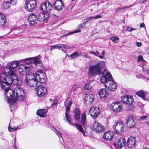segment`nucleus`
Instances as JSON below:
<instances>
[{
	"label": "nucleus",
	"mask_w": 149,
	"mask_h": 149,
	"mask_svg": "<svg viewBox=\"0 0 149 149\" xmlns=\"http://www.w3.org/2000/svg\"><path fill=\"white\" fill-rule=\"evenodd\" d=\"M53 6L55 9L59 10H61L63 6L62 0H56L54 3Z\"/></svg>",
	"instance_id": "obj_23"
},
{
	"label": "nucleus",
	"mask_w": 149,
	"mask_h": 149,
	"mask_svg": "<svg viewBox=\"0 0 149 149\" xmlns=\"http://www.w3.org/2000/svg\"><path fill=\"white\" fill-rule=\"evenodd\" d=\"M40 8L41 10L45 13H48L52 10V6L48 1H46L40 5Z\"/></svg>",
	"instance_id": "obj_9"
},
{
	"label": "nucleus",
	"mask_w": 149,
	"mask_h": 149,
	"mask_svg": "<svg viewBox=\"0 0 149 149\" xmlns=\"http://www.w3.org/2000/svg\"><path fill=\"white\" fill-rule=\"evenodd\" d=\"M3 133H0V136H1V139L3 140H5V138L4 137V136H3Z\"/></svg>",
	"instance_id": "obj_56"
},
{
	"label": "nucleus",
	"mask_w": 149,
	"mask_h": 149,
	"mask_svg": "<svg viewBox=\"0 0 149 149\" xmlns=\"http://www.w3.org/2000/svg\"><path fill=\"white\" fill-rule=\"evenodd\" d=\"M81 123L83 125H85L86 124V116L84 113H83L81 116Z\"/></svg>",
	"instance_id": "obj_30"
},
{
	"label": "nucleus",
	"mask_w": 149,
	"mask_h": 149,
	"mask_svg": "<svg viewBox=\"0 0 149 149\" xmlns=\"http://www.w3.org/2000/svg\"><path fill=\"white\" fill-rule=\"evenodd\" d=\"M10 4L9 1L4 2L3 4V6L5 9H8L9 8Z\"/></svg>",
	"instance_id": "obj_33"
},
{
	"label": "nucleus",
	"mask_w": 149,
	"mask_h": 149,
	"mask_svg": "<svg viewBox=\"0 0 149 149\" xmlns=\"http://www.w3.org/2000/svg\"><path fill=\"white\" fill-rule=\"evenodd\" d=\"M134 108V107L132 104H129L127 107V109L130 111H132Z\"/></svg>",
	"instance_id": "obj_40"
},
{
	"label": "nucleus",
	"mask_w": 149,
	"mask_h": 149,
	"mask_svg": "<svg viewBox=\"0 0 149 149\" xmlns=\"http://www.w3.org/2000/svg\"><path fill=\"white\" fill-rule=\"evenodd\" d=\"M126 141L124 138H120L119 139L116 143L114 144V146L117 149H121L125 145Z\"/></svg>",
	"instance_id": "obj_15"
},
{
	"label": "nucleus",
	"mask_w": 149,
	"mask_h": 149,
	"mask_svg": "<svg viewBox=\"0 0 149 149\" xmlns=\"http://www.w3.org/2000/svg\"><path fill=\"white\" fill-rule=\"evenodd\" d=\"M136 77L137 78L140 79V78H144V76L141 74H139L138 75H136Z\"/></svg>",
	"instance_id": "obj_47"
},
{
	"label": "nucleus",
	"mask_w": 149,
	"mask_h": 149,
	"mask_svg": "<svg viewBox=\"0 0 149 149\" xmlns=\"http://www.w3.org/2000/svg\"><path fill=\"white\" fill-rule=\"evenodd\" d=\"M103 76L101 77L100 81L105 84V87L109 91H113L117 88V86L110 73L104 70L103 73Z\"/></svg>",
	"instance_id": "obj_3"
},
{
	"label": "nucleus",
	"mask_w": 149,
	"mask_h": 149,
	"mask_svg": "<svg viewBox=\"0 0 149 149\" xmlns=\"http://www.w3.org/2000/svg\"><path fill=\"white\" fill-rule=\"evenodd\" d=\"M105 54V52L104 51H103L102 52V55L104 56Z\"/></svg>",
	"instance_id": "obj_63"
},
{
	"label": "nucleus",
	"mask_w": 149,
	"mask_h": 149,
	"mask_svg": "<svg viewBox=\"0 0 149 149\" xmlns=\"http://www.w3.org/2000/svg\"><path fill=\"white\" fill-rule=\"evenodd\" d=\"M73 125L76 127L79 131L81 132H83V130L81 125L77 123H75Z\"/></svg>",
	"instance_id": "obj_32"
},
{
	"label": "nucleus",
	"mask_w": 149,
	"mask_h": 149,
	"mask_svg": "<svg viewBox=\"0 0 149 149\" xmlns=\"http://www.w3.org/2000/svg\"><path fill=\"white\" fill-rule=\"evenodd\" d=\"M19 101L24 102L25 98V94L23 89L19 87Z\"/></svg>",
	"instance_id": "obj_25"
},
{
	"label": "nucleus",
	"mask_w": 149,
	"mask_h": 149,
	"mask_svg": "<svg viewBox=\"0 0 149 149\" xmlns=\"http://www.w3.org/2000/svg\"><path fill=\"white\" fill-rule=\"evenodd\" d=\"M79 28H82L83 27V26L81 24H80L79 25Z\"/></svg>",
	"instance_id": "obj_61"
},
{
	"label": "nucleus",
	"mask_w": 149,
	"mask_h": 149,
	"mask_svg": "<svg viewBox=\"0 0 149 149\" xmlns=\"http://www.w3.org/2000/svg\"><path fill=\"white\" fill-rule=\"evenodd\" d=\"M41 61L40 59L37 57H31L25 58L19 60V71H21V69L25 71L24 66L31 67V71L33 67L31 64L33 63L35 66H37L38 64H40Z\"/></svg>",
	"instance_id": "obj_4"
},
{
	"label": "nucleus",
	"mask_w": 149,
	"mask_h": 149,
	"mask_svg": "<svg viewBox=\"0 0 149 149\" xmlns=\"http://www.w3.org/2000/svg\"><path fill=\"white\" fill-rule=\"evenodd\" d=\"M93 130L97 132H102L105 131L104 126L99 122L95 121L93 123Z\"/></svg>",
	"instance_id": "obj_13"
},
{
	"label": "nucleus",
	"mask_w": 149,
	"mask_h": 149,
	"mask_svg": "<svg viewBox=\"0 0 149 149\" xmlns=\"http://www.w3.org/2000/svg\"><path fill=\"white\" fill-rule=\"evenodd\" d=\"M100 111V110L98 106L93 107L89 110V113L92 117L93 119H95L99 114Z\"/></svg>",
	"instance_id": "obj_12"
},
{
	"label": "nucleus",
	"mask_w": 149,
	"mask_h": 149,
	"mask_svg": "<svg viewBox=\"0 0 149 149\" xmlns=\"http://www.w3.org/2000/svg\"><path fill=\"white\" fill-rule=\"evenodd\" d=\"M36 76L39 80V82L41 83L44 82L46 80V75L41 70H38L36 73Z\"/></svg>",
	"instance_id": "obj_14"
},
{
	"label": "nucleus",
	"mask_w": 149,
	"mask_h": 149,
	"mask_svg": "<svg viewBox=\"0 0 149 149\" xmlns=\"http://www.w3.org/2000/svg\"><path fill=\"white\" fill-rule=\"evenodd\" d=\"M84 88L86 90H88L91 89L92 87L89 84H86Z\"/></svg>",
	"instance_id": "obj_39"
},
{
	"label": "nucleus",
	"mask_w": 149,
	"mask_h": 149,
	"mask_svg": "<svg viewBox=\"0 0 149 149\" xmlns=\"http://www.w3.org/2000/svg\"><path fill=\"white\" fill-rule=\"evenodd\" d=\"M83 57L84 58H87V56H88V55L87 54H86V55H83Z\"/></svg>",
	"instance_id": "obj_64"
},
{
	"label": "nucleus",
	"mask_w": 149,
	"mask_h": 149,
	"mask_svg": "<svg viewBox=\"0 0 149 149\" xmlns=\"http://www.w3.org/2000/svg\"><path fill=\"white\" fill-rule=\"evenodd\" d=\"M146 51L147 53L148 54H149V50L148 49H146Z\"/></svg>",
	"instance_id": "obj_62"
},
{
	"label": "nucleus",
	"mask_w": 149,
	"mask_h": 149,
	"mask_svg": "<svg viewBox=\"0 0 149 149\" xmlns=\"http://www.w3.org/2000/svg\"><path fill=\"white\" fill-rule=\"evenodd\" d=\"M6 18L4 14H0V26H4L6 22Z\"/></svg>",
	"instance_id": "obj_26"
},
{
	"label": "nucleus",
	"mask_w": 149,
	"mask_h": 149,
	"mask_svg": "<svg viewBox=\"0 0 149 149\" xmlns=\"http://www.w3.org/2000/svg\"><path fill=\"white\" fill-rule=\"evenodd\" d=\"M136 140L135 137L130 136L127 141V145L129 148L134 147L136 145Z\"/></svg>",
	"instance_id": "obj_21"
},
{
	"label": "nucleus",
	"mask_w": 149,
	"mask_h": 149,
	"mask_svg": "<svg viewBox=\"0 0 149 149\" xmlns=\"http://www.w3.org/2000/svg\"><path fill=\"white\" fill-rule=\"evenodd\" d=\"M121 100L123 102L128 104H132L134 101L132 97L129 95H124L122 97Z\"/></svg>",
	"instance_id": "obj_17"
},
{
	"label": "nucleus",
	"mask_w": 149,
	"mask_h": 149,
	"mask_svg": "<svg viewBox=\"0 0 149 149\" xmlns=\"http://www.w3.org/2000/svg\"><path fill=\"white\" fill-rule=\"evenodd\" d=\"M108 93L105 88H101L99 91V95L101 98H103L107 97Z\"/></svg>",
	"instance_id": "obj_24"
},
{
	"label": "nucleus",
	"mask_w": 149,
	"mask_h": 149,
	"mask_svg": "<svg viewBox=\"0 0 149 149\" xmlns=\"http://www.w3.org/2000/svg\"><path fill=\"white\" fill-rule=\"evenodd\" d=\"M19 64V61H13L8 64L7 68H4L1 73L0 86L5 91V99L9 103L10 107L12 111L17 109L19 90L18 76L10 69L14 68Z\"/></svg>",
	"instance_id": "obj_1"
},
{
	"label": "nucleus",
	"mask_w": 149,
	"mask_h": 149,
	"mask_svg": "<svg viewBox=\"0 0 149 149\" xmlns=\"http://www.w3.org/2000/svg\"><path fill=\"white\" fill-rule=\"evenodd\" d=\"M133 6V5L132 4V5H131L130 6H124V7H121V8L118 9V10H121V9H124L125 8H129L130 7H132V6Z\"/></svg>",
	"instance_id": "obj_46"
},
{
	"label": "nucleus",
	"mask_w": 149,
	"mask_h": 149,
	"mask_svg": "<svg viewBox=\"0 0 149 149\" xmlns=\"http://www.w3.org/2000/svg\"><path fill=\"white\" fill-rule=\"evenodd\" d=\"M72 104V102L70 98H68L67 100L65 102V106H70Z\"/></svg>",
	"instance_id": "obj_36"
},
{
	"label": "nucleus",
	"mask_w": 149,
	"mask_h": 149,
	"mask_svg": "<svg viewBox=\"0 0 149 149\" xmlns=\"http://www.w3.org/2000/svg\"><path fill=\"white\" fill-rule=\"evenodd\" d=\"M49 17V13L45 12L40 14L37 17V19L39 21L42 22L46 21Z\"/></svg>",
	"instance_id": "obj_19"
},
{
	"label": "nucleus",
	"mask_w": 149,
	"mask_h": 149,
	"mask_svg": "<svg viewBox=\"0 0 149 149\" xmlns=\"http://www.w3.org/2000/svg\"><path fill=\"white\" fill-rule=\"evenodd\" d=\"M65 116L66 118L68 121V123L69 124L71 125H73L71 123V118L69 115H68L67 113H65Z\"/></svg>",
	"instance_id": "obj_34"
},
{
	"label": "nucleus",
	"mask_w": 149,
	"mask_h": 149,
	"mask_svg": "<svg viewBox=\"0 0 149 149\" xmlns=\"http://www.w3.org/2000/svg\"><path fill=\"white\" fill-rule=\"evenodd\" d=\"M25 9L28 11H32L36 6V0H27L25 2Z\"/></svg>",
	"instance_id": "obj_7"
},
{
	"label": "nucleus",
	"mask_w": 149,
	"mask_h": 149,
	"mask_svg": "<svg viewBox=\"0 0 149 149\" xmlns=\"http://www.w3.org/2000/svg\"><path fill=\"white\" fill-rule=\"evenodd\" d=\"M126 121L127 126L130 128L134 127L136 123V120L131 116H128Z\"/></svg>",
	"instance_id": "obj_16"
},
{
	"label": "nucleus",
	"mask_w": 149,
	"mask_h": 149,
	"mask_svg": "<svg viewBox=\"0 0 149 149\" xmlns=\"http://www.w3.org/2000/svg\"><path fill=\"white\" fill-rule=\"evenodd\" d=\"M52 130L60 138L61 137L62 138V139H63L62 137L61 136V134L60 132H59L58 131H57L56 129L54 127H52Z\"/></svg>",
	"instance_id": "obj_37"
},
{
	"label": "nucleus",
	"mask_w": 149,
	"mask_h": 149,
	"mask_svg": "<svg viewBox=\"0 0 149 149\" xmlns=\"http://www.w3.org/2000/svg\"><path fill=\"white\" fill-rule=\"evenodd\" d=\"M105 66V63L103 61H99L96 64L90 66L88 72L89 76L95 77L100 74L101 72V69L104 68Z\"/></svg>",
	"instance_id": "obj_5"
},
{
	"label": "nucleus",
	"mask_w": 149,
	"mask_h": 149,
	"mask_svg": "<svg viewBox=\"0 0 149 149\" xmlns=\"http://www.w3.org/2000/svg\"><path fill=\"white\" fill-rule=\"evenodd\" d=\"M130 28V27H127V31L131 32L133 30H136V29H134L133 28H131L130 30H129V29Z\"/></svg>",
	"instance_id": "obj_50"
},
{
	"label": "nucleus",
	"mask_w": 149,
	"mask_h": 149,
	"mask_svg": "<svg viewBox=\"0 0 149 149\" xmlns=\"http://www.w3.org/2000/svg\"><path fill=\"white\" fill-rule=\"evenodd\" d=\"M135 44L138 47H140L141 45V42H136Z\"/></svg>",
	"instance_id": "obj_51"
},
{
	"label": "nucleus",
	"mask_w": 149,
	"mask_h": 149,
	"mask_svg": "<svg viewBox=\"0 0 149 149\" xmlns=\"http://www.w3.org/2000/svg\"><path fill=\"white\" fill-rule=\"evenodd\" d=\"M37 17L35 14L32 13L29 16L28 22L31 26L35 24L37 22Z\"/></svg>",
	"instance_id": "obj_18"
},
{
	"label": "nucleus",
	"mask_w": 149,
	"mask_h": 149,
	"mask_svg": "<svg viewBox=\"0 0 149 149\" xmlns=\"http://www.w3.org/2000/svg\"><path fill=\"white\" fill-rule=\"evenodd\" d=\"M110 39L112 41H113L115 43H118V42L117 41L119 40L118 37L116 36L111 37Z\"/></svg>",
	"instance_id": "obj_35"
},
{
	"label": "nucleus",
	"mask_w": 149,
	"mask_h": 149,
	"mask_svg": "<svg viewBox=\"0 0 149 149\" xmlns=\"http://www.w3.org/2000/svg\"><path fill=\"white\" fill-rule=\"evenodd\" d=\"M110 107L112 111L116 113L120 112L123 109V107L118 102H112L110 105Z\"/></svg>",
	"instance_id": "obj_10"
},
{
	"label": "nucleus",
	"mask_w": 149,
	"mask_h": 149,
	"mask_svg": "<svg viewBox=\"0 0 149 149\" xmlns=\"http://www.w3.org/2000/svg\"><path fill=\"white\" fill-rule=\"evenodd\" d=\"M140 27L141 28L144 27L145 28H146L145 25L143 23H141L140 24Z\"/></svg>",
	"instance_id": "obj_60"
},
{
	"label": "nucleus",
	"mask_w": 149,
	"mask_h": 149,
	"mask_svg": "<svg viewBox=\"0 0 149 149\" xmlns=\"http://www.w3.org/2000/svg\"><path fill=\"white\" fill-rule=\"evenodd\" d=\"M94 99V96L92 94H86L84 99V103L87 105L90 104Z\"/></svg>",
	"instance_id": "obj_20"
},
{
	"label": "nucleus",
	"mask_w": 149,
	"mask_h": 149,
	"mask_svg": "<svg viewBox=\"0 0 149 149\" xmlns=\"http://www.w3.org/2000/svg\"><path fill=\"white\" fill-rule=\"evenodd\" d=\"M36 93L39 97L44 96L47 93L46 88L41 85H39L36 88Z\"/></svg>",
	"instance_id": "obj_11"
},
{
	"label": "nucleus",
	"mask_w": 149,
	"mask_h": 149,
	"mask_svg": "<svg viewBox=\"0 0 149 149\" xmlns=\"http://www.w3.org/2000/svg\"><path fill=\"white\" fill-rule=\"evenodd\" d=\"M143 72L144 75L149 74V68H143Z\"/></svg>",
	"instance_id": "obj_38"
},
{
	"label": "nucleus",
	"mask_w": 149,
	"mask_h": 149,
	"mask_svg": "<svg viewBox=\"0 0 149 149\" xmlns=\"http://www.w3.org/2000/svg\"><path fill=\"white\" fill-rule=\"evenodd\" d=\"M57 103V101L56 100L54 99L53 100V103L52 104V105L54 106V105L56 104Z\"/></svg>",
	"instance_id": "obj_59"
},
{
	"label": "nucleus",
	"mask_w": 149,
	"mask_h": 149,
	"mask_svg": "<svg viewBox=\"0 0 149 149\" xmlns=\"http://www.w3.org/2000/svg\"><path fill=\"white\" fill-rule=\"evenodd\" d=\"M96 52L97 53V54H96V53L93 52H90V53L91 54H93L95 55L96 56H98V54H99V52L97 51H96Z\"/></svg>",
	"instance_id": "obj_53"
},
{
	"label": "nucleus",
	"mask_w": 149,
	"mask_h": 149,
	"mask_svg": "<svg viewBox=\"0 0 149 149\" xmlns=\"http://www.w3.org/2000/svg\"><path fill=\"white\" fill-rule=\"evenodd\" d=\"M10 4L13 5H16L17 2V0H10L9 1Z\"/></svg>",
	"instance_id": "obj_41"
},
{
	"label": "nucleus",
	"mask_w": 149,
	"mask_h": 149,
	"mask_svg": "<svg viewBox=\"0 0 149 149\" xmlns=\"http://www.w3.org/2000/svg\"><path fill=\"white\" fill-rule=\"evenodd\" d=\"M25 9L28 11H32L36 6V0H27L25 2Z\"/></svg>",
	"instance_id": "obj_6"
},
{
	"label": "nucleus",
	"mask_w": 149,
	"mask_h": 149,
	"mask_svg": "<svg viewBox=\"0 0 149 149\" xmlns=\"http://www.w3.org/2000/svg\"><path fill=\"white\" fill-rule=\"evenodd\" d=\"M114 136L113 132L111 131H107L105 132L103 134V137L105 139L111 141L112 140Z\"/></svg>",
	"instance_id": "obj_22"
},
{
	"label": "nucleus",
	"mask_w": 149,
	"mask_h": 149,
	"mask_svg": "<svg viewBox=\"0 0 149 149\" xmlns=\"http://www.w3.org/2000/svg\"><path fill=\"white\" fill-rule=\"evenodd\" d=\"M147 117L145 116H142L140 119V120H143L146 118Z\"/></svg>",
	"instance_id": "obj_52"
},
{
	"label": "nucleus",
	"mask_w": 149,
	"mask_h": 149,
	"mask_svg": "<svg viewBox=\"0 0 149 149\" xmlns=\"http://www.w3.org/2000/svg\"><path fill=\"white\" fill-rule=\"evenodd\" d=\"M63 48H64L65 49H66L69 48V47L67 45H65L64 44H62Z\"/></svg>",
	"instance_id": "obj_48"
},
{
	"label": "nucleus",
	"mask_w": 149,
	"mask_h": 149,
	"mask_svg": "<svg viewBox=\"0 0 149 149\" xmlns=\"http://www.w3.org/2000/svg\"><path fill=\"white\" fill-rule=\"evenodd\" d=\"M92 19H93L92 16L87 17L84 20V23L86 22L89 21H90Z\"/></svg>",
	"instance_id": "obj_43"
},
{
	"label": "nucleus",
	"mask_w": 149,
	"mask_h": 149,
	"mask_svg": "<svg viewBox=\"0 0 149 149\" xmlns=\"http://www.w3.org/2000/svg\"><path fill=\"white\" fill-rule=\"evenodd\" d=\"M148 0H140L139 1V3L140 4H143L144 2H146Z\"/></svg>",
	"instance_id": "obj_55"
},
{
	"label": "nucleus",
	"mask_w": 149,
	"mask_h": 149,
	"mask_svg": "<svg viewBox=\"0 0 149 149\" xmlns=\"http://www.w3.org/2000/svg\"><path fill=\"white\" fill-rule=\"evenodd\" d=\"M102 16L100 15H97L95 16H92V18L93 19H98L102 17Z\"/></svg>",
	"instance_id": "obj_44"
},
{
	"label": "nucleus",
	"mask_w": 149,
	"mask_h": 149,
	"mask_svg": "<svg viewBox=\"0 0 149 149\" xmlns=\"http://www.w3.org/2000/svg\"><path fill=\"white\" fill-rule=\"evenodd\" d=\"M18 129V128L16 127H10V126L9 125V127H8V130L9 131H14L15 130H17Z\"/></svg>",
	"instance_id": "obj_42"
},
{
	"label": "nucleus",
	"mask_w": 149,
	"mask_h": 149,
	"mask_svg": "<svg viewBox=\"0 0 149 149\" xmlns=\"http://www.w3.org/2000/svg\"><path fill=\"white\" fill-rule=\"evenodd\" d=\"M47 112V110L45 109H39L37 110V114L41 117H44Z\"/></svg>",
	"instance_id": "obj_27"
},
{
	"label": "nucleus",
	"mask_w": 149,
	"mask_h": 149,
	"mask_svg": "<svg viewBox=\"0 0 149 149\" xmlns=\"http://www.w3.org/2000/svg\"><path fill=\"white\" fill-rule=\"evenodd\" d=\"M81 31V30L80 29H78L77 30H76L75 31H73L72 33H77L78 32H80Z\"/></svg>",
	"instance_id": "obj_57"
},
{
	"label": "nucleus",
	"mask_w": 149,
	"mask_h": 149,
	"mask_svg": "<svg viewBox=\"0 0 149 149\" xmlns=\"http://www.w3.org/2000/svg\"><path fill=\"white\" fill-rule=\"evenodd\" d=\"M66 107V113L68 114V113L69 112V111L70 110V107L69 106H65Z\"/></svg>",
	"instance_id": "obj_49"
},
{
	"label": "nucleus",
	"mask_w": 149,
	"mask_h": 149,
	"mask_svg": "<svg viewBox=\"0 0 149 149\" xmlns=\"http://www.w3.org/2000/svg\"><path fill=\"white\" fill-rule=\"evenodd\" d=\"M74 117L75 120L77 121H78L80 119V110L77 108L75 109L74 111Z\"/></svg>",
	"instance_id": "obj_29"
},
{
	"label": "nucleus",
	"mask_w": 149,
	"mask_h": 149,
	"mask_svg": "<svg viewBox=\"0 0 149 149\" xmlns=\"http://www.w3.org/2000/svg\"><path fill=\"white\" fill-rule=\"evenodd\" d=\"M145 91L142 90L138 91L136 93V95L141 97L143 99L146 100V99L145 97Z\"/></svg>",
	"instance_id": "obj_28"
},
{
	"label": "nucleus",
	"mask_w": 149,
	"mask_h": 149,
	"mask_svg": "<svg viewBox=\"0 0 149 149\" xmlns=\"http://www.w3.org/2000/svg\"><path fill=\"white\" fill-rule=\"evenodd\" d=\"M52 49H52L53 48L55 49H57V48L58 49V48L61 47H60V46L59 44L56 45H55L52 46Z\"/></svg>",
	"instance_id": "obj_45"
},
{
	"label": "nucleus",
	"mask_w": 149,
	"mask_h": 149,
	"mask_svg": "<svg viewBox=\"0 0 149 149\" xmlns=\"http://www.w3.org/2000/svg\"><path fill=\"white\" fill-rule=\"evenodd\" d=\"M81 54V53L80 52L76 51L72 54H71L69 56V57H70L71 59H72L77 56H80Z\"/></svg>",
	"instance_id": "obj_31"
},
{
	"label": "nucleus",
	"mask_w": 149,
	"mask_h": 149,
	"mask_svg": "<svg viewBox=\"0 0 149 149\" xmlns=\"http://www.w3.org/2000/svg\"><path fill=\"white\" fill-rule=\"evenodd\" d=\"M113 129L116 133H121L124 130L123 124L120 122H115L113 125Z\"/></svg>",
	"instance_id": "obj_8"
},
{
	"label": "nucleus",
	"mask_w": 149,
	"mask_h": 149,
	"mask_svg": "<svg viewBox=\"0 0 149 149\" xmlns=\"http://www.w3.org/2000/svg\"><path fill=\"white\" fill-rule=\"evenodd\" d=\"M138 61H140L143 59V57L142 56L140 55L138 56Z\"/></svg>",
	"instance_id": "obj_54"
},
{
	"label": "nucleus",
	"mask_w": 149,
	"mask_h": 149,
	"mask_svg": "<svg viewBox=\"0 0 149 149\" xmlns=\"http://www.w3.org/2000/svg\"><path fill=\"white\" fill-rule=\"evenodd\" d=\"M60 46L61 47V48H58V49H59L61 50L64 53H65L66 52H65L63 49V46L61 45H60Z\"/></svg>",
	"instance_id": "obj_58"
},
{
	"label": "nucleus",
	"mask_w": 149,
	"mask_h": 149,
	"mask_svg": "<svg viewBox=\"0 0 149 149\" xmlns=\"http://www.w3.org/2000/svg\"><path fill=\"white\" fill-rule=\"evenodd\" d=\"M25 71L21 69L19 71V81L22 84L23 81H25L26 83L29 86L33 87L36 86L39 82V80L35 74L31 72V67L24 66Z\"/></svg>",
	"instance_id": "obj_2"
}]
</instances>
